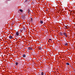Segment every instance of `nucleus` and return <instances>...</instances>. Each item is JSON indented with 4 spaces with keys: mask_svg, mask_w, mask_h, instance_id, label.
Returning <instances> with one entry per match:
<instances>
[{
    "mask_svg": "<svg viewBox=\"0 0 75 75\" xmlns=\"http://www.w3.org/2000/svg\"><path fill=\"white\" fill-rule=\"evenodd\" d=\"M63 45H64V46H67L68 45V43H67V42H64L63 43Z\"/></svg>",
    "mask_w": 75,
    "mask_h": 75,
    "instance_id": "1",
    "label": "nucleus"
},
{
    "mask_svg": "<svg viewBox=\"0 0 75 75\" xmlns=\"http://www.w3.org/2000/svg\"><path fill=\"white\" fill-rule=\"evenodd\" d=\"M19 35V33L18 32H16V35H15V37H17V36H18Z\"/></svg>",
    "mask_w": 75,
    "mask_h": 75,
    "instance_id": "2",
    "label": "nucleus"
},
{
    "mask_svg": "<svg viewBox=\"0 0 75 75\" xmlns=\"http://www.w3.org/2000/svg\"><path fill=\"white\" fill-rule=\"evenodd\" d=\"M63 35H65L66 38H67L68 37V35H67V34L66 33L64 32L63 33Z\"/></svg>",
    "mask_w": 75,
    "mask_h": 75,
    "instance_id": "3",
    "label": "nucleus"
},
{
    "mask_svg": "<svg viewBox=\"0 0 75 75\" xmlns=\"http://www.w3.org/2000/svg\"><path fill=\"white\" fill-rule=\"evenodd\" d=\"M28 50H33V48L32 47H28Z\"/></svg>",
    "mask_w": 75,
    "mask_h": 75,
    "instance_id": "4",
    "label": "nucleus"
},
{
    "mask_svg": "<svg viewBox=\"0 0 75 75\" xmlns=\"http://www.w3.org/2000/svg\"><path fill=\"white\" fill-rule=\"evenodd\" d=\"M23 57H24V58H25L26 57V55L25 54H23Z\"/></svg>",
    "mask_w": 75,
    "mask_h": 75,
    "instance_id": "5",
    "label": "nucleus"
},
{
    "mask_svg": "<svg viewBox=\"0 0 75 75\" xmlns=\"http://www.w3.org/2000/svg\"><path fill=\"white\" fill-rule=\"evenodd\" d=\"M42 47H40L39 48V50H41H41H42Z\"/></svg>",
    "mask_w": 75,
    "mask_h": 75,
    "instance_id": "6",
    "label": "nucleus"
},
{
    "mask_svg": "<svg viewBox=\"0 0 75 75\" xmlns=\"http://www.w3.org/2000/svg\"><path fill=\"white\" fill-rule=\"evenodd\" d=\"M59 34H60V35H63V33H62V32H60Z\"/></svg>",
    "mask_w": 75,
    "mask_h": 75,
    "instance_id": "7",
    "label": "nucleus"
},
{
    "mask_svg": "<svg viewBox=\"0 0 75 75\" xmlns=\"http://www.w3.org/2000/svg\"><path fill=\"white\" fill-rule=\"evenodd\" d=\"M9 38L10 39H12V38H13V37L11 36H10L9 37Z\"/></svg>",
    "mask_w": 75,
    "mask_h": 75,
    "instance_id": "8",
    "label": "nucleus"
},
{
    "mask_svg": "<svg viewBox=\"0 0 75 75\" xmlns=\"http://www.w3.org/2000/svg\"><path fill=\"white\" fill-rule=\"evenodd\" d=\"M40 23H41V24H42V23H43V21H40Z\"/></svg>",
    "mask_w": 75,
    "mask_h": 75,
    "instance_id": "9",
    "label": "nucleus"
},
{
    "mask_svg": "<svg viewBox=\"0 0 75 75\" xmlns=\"http://www.w3.org/2000/svg\"><path fill=\"white\" fill-rule=\"evenodd\" d=\"M30 21H32V22H33V18H31V20H30Z\"/></svg>",
    "mask_w": 75,
    "mask_h": 75,
    "instance_id": "10",
    "label": "nucleus"
},
{
    "mask_svg": "<svg viewBox=\"0 0 75 75\" xmlns=\"http://www.w3.org/2000/svg\"><path fill=\"white\" fill-rule=\"evenodd\" d=\"M66 65H69V63H66Z\"/></svg>",
    "mask_w": 75,
    "mask_h": 75,
    "instance_id": "11",
    "label": "nucleus"
},
{
    "mask_svg": "<svg viewBox=\"0 0 75 75\" xmlns=\"http://www.w3.org/2000/svg\"><path fill=\"white\" fill-rule=\"evenodd\" d=\"M41 75H44V72H42L41 73Z\"/></svg>",
    "mask_w": 75,
    "mask_h": 75,
    "instance_id": "12",
    "label": "nucleus"
},
{
    "mask_svg": "<svg viewBox=\"0 0 75 75\" xmlns=\"http://www.w3.org/2000/svg\"><path fill=\"white\" fill-rule=\"evenodd\" d=\"M19 11H21V13L23 12V10H22V9H19Z\"/></svg>",
    "mask_w": 75,
    "mask_h": 75,
    "instance_id": "13",
    "label": "nucleus"
},
{
    "mask_svg": "<svg viewBox=\"0 0 75 75\" xmlns=\"http://www.w3.org/2000/svg\"><path fill=\"white\" fill-rule=\"evenodd\" d=\"M18 63L17 62H16V65H18Z\"/></svg>",
    "mask_w": 75,
    "mask_h": 75,
    "instance_id": "14",
    "label": "nucleus"
},
{
    "mask_svg": "<svg viewBox=\"0 0 75 75\" xmlns=\"http://www.w3.org/2000/svg\"><path fill=\"white\" fill-rule=\"evenodd\" d=\"M28 13H30V10H28Z\"/></svg>",
    "mask_w": 75,
    "mask_h": 75,
    "instance_id": "15",
    "label": "nucleus"
},
{
    "mask_svg": "<svg viewBox=\"0 0 75 75\" xmlns=\"http://www.w3.org/2000/svg\"><path fill=\"white\" fill-rule=\"evenodd\" d=\"M28 1V0H25V2H27Z\"/></svg>",
    "mask_w": 75,
    "mask_h": 75,
    "instance_id": "16",
    "label": "nucleus"
},
{
    "mask_svg": "<svg viewBox=\"0 0 75 75\" xmlns=\"http://www.w3.org/2000/svg\"><path fill=\"white\" fill-rule=\"evenodd\" d=\"M23 30H24V31H25V28H24V27H23Z\"/></svg>",
    "mask_w": 75,
    "mask_h": 75,
    "instance_id": "17",
    "label": "nucleus"
},
{
    "mask_svg": "<svg viewBox=\"0 0 75 75\" xmlns=\"http://www.w3.org/2000/svg\"><path fill=\"white\" fill-rule=\"evenodd\" d=\"M65 27H66V28H67V25H66V26H65Z\"/></svg>",
    "mask_w": 75,
    "mask_h": 75,
    "instance_id": "18",
    "label": "nucleus"
},
{
    "mask_svg": "<svg viewBox=\"0 0 75 75\" xmlns=\"http://www.w3.org/2000/svg\"><path fill=\"white\" fill-rule=\"evenodd\" d=\"M49 40H51V41H52V39H49Z\"/></svg>",
    "mask_w": 75,
    "mask_h": 75,
    "instance_id": "19",
    "label": "nucleus"
},
{
    "mask_svg": "<svg viewBox=\"0 0 75 75\" xmlns=\"http://www.w3.org/2000/svg\"><path fill=\"white\" fill-rule=\"evenodd\" d=\"M31 23V22L29 21V24H30Z\"/></svg>",
    "mask_w": 75,
    "mask_h": 75,
    "instance_id": "20",
    "label": "nucleus"
},
{
    "mask_svg": "<svg viewBox=\"0 0 75 75\" xmlns=\"http://www.w3.org/2000/svg\"><path fill=\"white\" fill-rule=\"evenodd\" d=\"M16 38V40H17V38Z\"/></svg>",
    "mask_w": 75,
    "mask_h": 75,
    "instance_id": "21",
    "label": "nucleus"
},
{
    "mask_svg": "<svg viewBox=\"0 0 75 75\" xmlns=\"http://www.w3.org/2000/svg\"><path fill=\"white\" fill-rule=\"evenodd\" d=\"M65 38V39H66V38Z\"/></svg>",
    "mask_w": 75,
    "mask_h": 75,
    "instance_id": "22",
    "label": "nucleus"
},
{
    "mask_svg": "<svg viewBox=\"0 0 75 75\" xmlns=\"http://www.w3.org/2000/svg\"><path fill=\"white\" fill-rule=\"evenodd\" d=\"M48 42H50V41L49 40V41H48Z\"/></svg>",
    "mask_w": 75,
    "mask_h": 75,
    "instance_id": "23",
    "label": "nucleus"
},
{
    "mask_svg": "<svg viewBox=\"0 0 75 75\" xmlns=\"http://www.w3.org/2000/svg\"><path fill=\"white\" fill-rule=\"evenodd\" d=\"M73 69H74V68H73Z\"/></svg>",
    "mask_w": 75,
    "mask_h": 75,
    "instance_id": "24",
    "label": "nucleus"
},
{
    "mask_svg": "<svg viewBox=\"0 0 75 75\" xmlns=\"http://www.w3.org/2000/svg\"><path fill=\"white\" fill-rule=\"evenodd\" d=\"M47 10H48V9H47Z\"/></svg>",
    "mask_w": 75,
    "mask_h": 75,
    "instance_id": "25",
    "label": "nucleus"
},
{
    "mask_svg": "<svg viewBox=\"0 0 75 75\" xmlns=\"http://www.w3.org/2000/svg\"><path fill=\"white\" fill-rule=\"evenodd\" d=\"M8 1H9L10 0H8Z\"/></svg>",
    "mask_w": 75,
    "mask_h": 75,
    "instance_id": "26",
    "label": "nucleus"
}]
</instances>
